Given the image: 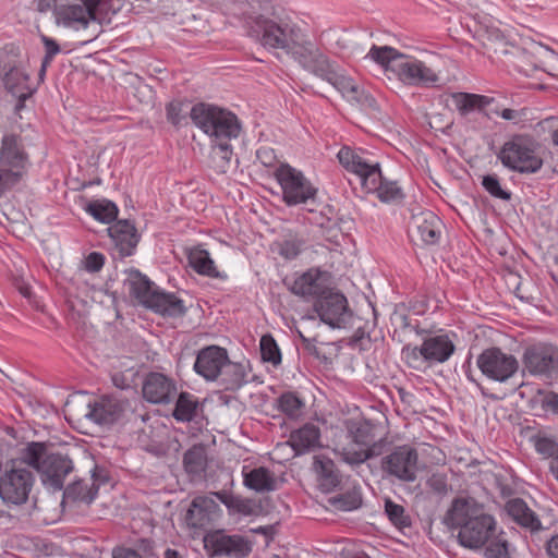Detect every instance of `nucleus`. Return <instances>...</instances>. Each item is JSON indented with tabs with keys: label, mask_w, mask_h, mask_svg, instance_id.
I'll return each mask as SVG.
<instances>
[{
	"label": "nucleus",
	"mask_w": 558,
	"mask_h": 558,
	"mask_svg": "<svg viewBox=\"0 0 558 558\" xmlns=\"http://www.w3.org/2000/svg\"><path fill=\"white\" fill-rule=\"evenodd\" d=\"M444 524L457 530L458 543L472 550L484 549L485 558H510L509 543L498 530L495 518L471 497L454 498L446 511Z\"/></svg>",
	"instance_id": "f257e3e1"
},
{
	"label": "nucleus",
	"mask_w": 558,
	"mask_h": 558,
	"mask_svg": "<svg viewBox=\"0 0 558 558\" xmlns=\"http://www.w3.org/2000/svg\"><path fill=\"white\" fill-rule=\"evenodd\" d=\"M380 65L385 72L392 73L400 82L408 86L433 87L439 81L436 71L425 62L404 54L390 46L373 45L365 56Z\"/></svg>",
	"instance_id": "f03ea898"
},
{
	"label": "nucleus",
	"mask_w": 558,
	"mask_h": 558,
	"mask_svg": "<svg viewBox=\"0 0 558 558\" xmlns=\"http://www.w3.org/2000/svg\"><path fill=\"white\" fill-rule=\"evenodd\" d=\"M337 158L347 171L359 177L362 187L367 193H375L381 202H399L404 198V193L398 183L383 175L378 162L369 161L349 146L341 147Z\"/></svg>",
	"instance_id": "7ed1b4c3"
},
{
	"label": "nucleus",
	"mask_w": 558,
	"mask_h": 558,
	"mask_svg": "<svg viewBox=\"0 0 558 558\" xmlns=\"http://www.w3.org/2000/svg\"><path fill=\"white\" fill-rule=\"evenodd\" d=\"M123 287L129 295L144 308L155 314H184L186 307L175 293L168 292L136 268L124 271Z\"/></svg>",
	"instance_id": "20e7f679"
},
{
	"label": "nucleus",
	"mask_w": 558,
	"mask_h": 558,
	"mask_svg": "<svg viewBox=\"0 0 558 558\" xmlns=\"http://www.w3.org/2000/svg\"><path fill=\"white\" fill-rule=\"evenodd\" d=\"M22 125L7 131L0 142V198L19 184L32 165L26 150L27 137L23 136Z\"/></svg>",
	"instance_id": "39448f33"
},
{
	"label": "nucleus",
	"mask_w": 558,
	"mask_h": 558,
	"mask_svg": "<svg viewBox=\"0 0 558 558\" xmlns=\"http://www.w3.org/2000/svg\"><path fill=\"white\" fill-rule=\"evenodd\" d=\"M193 124L211 142L234 140L240 136L242 124L231 110L207 102H197L190 110Z\"/></svg>",
	"instance_id": "423d86ee"
},
{
	"label": "nucleus",
	"mask_w": 558,
	"mask_h": 558,
	"mask_svg": "<svg viewBox=\"0 0 558 558\" xmlns=\"http://www.w3.org/2000/svg\"><path fill=\"white\" fill-rule=\"evenodd\" d=\"M21 460L34 468L43 484L53 490L63 488L64 480L73 471L72 460L60 453L48 452L43 442H31L23 449Z\"/></svg>",
	"instance_id": "0eeeda50"
},
{
	"label": "nucleus",
	"mask_w": 558,
	"mask_h": 558,
	"mask_svg": "<svg viewBox=\"0 0 558 558\" xmlns=\"http://www.w3.org/2000/svg\"><path fill=\"white\" fill-rule=\"evenodd\" d=\"M498 159L507 169L522 174L536 173L543 167L538 144L532 136L525 134L513 135L505 142Z\"/></svg>",
	"instance_id": "6e6552de"
},
{
	"label": "nucleus",
	"mask_w": 558,
	"mask_h": 558,
	"mask_svg": "<svg viewBox=\"0 0 558 558\" xmlns=\"http://www.w3.org/2000/svg\"><path fill=\"white\" fill-rule=\"evenodd\" d=\"M274 178L281 189L282 201L287 206L313 203L317 197L318 187L301 170L287 162L275 169Z\"/></svg>",
	"instance_id": "1a4fd4ad"
},
{
	"label": "nucleus",
	"mask_w": 558,
	"mask_h": 558,
	"mask_svg": "<svg viewBox=\"0 0 558 558\" xmlns=\"http://www.w3.org/2000/svg\"><path fill=\"white\" fill-rule=\"evenodd\" d=\"M251 35L267 49H281L287 51L302 33V28L287 21L276 22L258 15L246 22Z\"/></svg>",
	"instance_id": "9d476101"
},
{
	"label": "nucleus",
	"mask_w": 558,
	"mask_h": 558,
	"mask_svg": "<svg viewBox=\"0 0 558 558\" xmlns=\"http://www.w3.org/2000/svg\"><path fill=\"white\" fill-rule=\"evenodd\" d=\"M380 470L386 478L412 483L417 478L418 452L410 445L397 446L381 458Z\"/></svg>",
	"instance_id": "9b49d317"
},
{
	"label": "nucleus",
	"mask_w": 558,
	"mask_h": 558,
	"mask_svg": "<svg viewBox=\"0 0 558 558\" xmlns=\"http://www.w3.org/2000/svg\"><path fill=\"white\" fill-rule=\"evenodd\" d=\"M476 365L483 375L499 383L507 381L519 369V362L515 356L497 347L485 349L477 356Z\"/></svg>",
	"instance_id": "f8f14e48"
},
{
	"label": "nucleus",
	"mask_w": 558,
	"mask_h": 558,
	"mask_svg": "<svg viewBox=\"0 0 558 558\" xmlns=\"http://www.w3.org/2000/svg\"><path fill=\"white\" fill-rule=\"evenodd\" d=\"M210 557L246 558L253 550V543L240 534L215 531L204 538Z\"/></svg>",
	"instance_id": "ddd939ff"
},
{
	"label": "nucleus",
	"mask_w": 558,
	"mask_h": 558,
	"mask_svg": "<svg viewBox=\"0 0 558 558\" xmlns=\"http://www.w3.org/2000/svg\"><path fill=\"white\" fill-rule=\"evenodd\" d=\"M329 283V272L316 267H312L302 274H295L292 279H284V284L293 294L313 302L314 305Z\"/></svg>",
	"instance_id": "4468645a"
},
{
	"label": "nucleus",
	"mask_w": 558,
	"mask_h": 558,
	"mask_svg": "<svg viewBox=\"0 0 558 558\" xmlns=\"http://www.w3.org/2000/svg\"><path fill=\"white\" fill-rule=\"evenodd\" d=\"M33 474L26 469H11L0 477V498L8 506L27 501L33 486Z\"/></svg>",
	"instance_id": "2eb2a0df"
},
{
	"label": "nucleus",
	"mask_w": 558,
	"mask_h": 558,
	"mask_svg": "<svg viewBox=\"0 0 558 558\" xmlns=\"http://www.w3.org/2000/svg\"><path fill=\"white\" fill-rule=\"evenodd\" d=\"M286 52L290 54L303 69L313 73L317 77H319L331 62L326 54H324L306 38V35L303 32Z\"/></svg>",
	"instance_id": "dca6fc26"
},
{
	"label": "nucleus",
	"mask_w": 558,
	"mask_h": 558,
	"mask_svg": "<svg viewBox=\"0 0 558 558\" xmlns=\"http://www.w3.org/2000/svg\"><path fill=\"white\" fill-rule=\"evenodd\" d=\"M523 364L536 376H549L558 372V348L548 343H536L525 349Z\"/></svg>",
	"instance_id": "f3484780"
},
{
	"label": "nucleus",
	"mask_w": 558,
	"mask_h": 558,
	"mask_svg": "<svg viewBox=\"0 0 558 558\" xmlns=\"http://www.w3.org/2000/svg\"><path fill=\"white\" fill-rule=\"evenodd\" d=\"M228 352L218 345L203 348L196 356L194 371L206 380H216L228 362Z\"/></svg>",
	"instance_id": "a211bd4d"
},
{
	"label": "nucleus",
	"mask_w": 558,
	"mask_h": 558,
	"mask_svg": "<svg viewBox=\"0 0 558 558\" xmlns=\"http://www.w3.org/2000/svg\"><path fill=\"white\" fill-rule=\"evenodd\" d=\"M142 390L150 403H169L177 395V385L165 374L151 372L145 377Z\"/></svg>",
	"instance_id": "6ab92c4d"
},
{
	"label": "nucleus",
	"mask_w": 558,
	"mask_h": 558,
	"mask_svg": "<svg viewBox=\"0 0 558 558\" xmlns=\"http://www.w3.org/2000/svg\"><path fill=\"white\" fill-rule=\"evenodd\" d=\"M126 408V402L112 396H104L88 404L85 416L99 425H111L119 421Z\"/></svg>",
	"instance_id": "aec40b11"
},
{
	"label": "nucleus",
	"mask_w": 558,
	"mask_h": 558,
	"mask_svg": "<svg viewBox=\"0 0 558 558\" xmlns=\"http://www.w3.org/2000/svg\"><path fill=\"white\" fill-rule=\"evenodd\" d=\"M442 222L439 217L430 210H423L412 216L410 232L416 235L423 244L434 245L438 243L441 235Z\"/></svg>",
	"instance_id": "412c9836"
},
{
	"label": "nucleus",
	"mask_w": 558,
	"mask_h": 558,
	"mask_svg": "<svg viewBox=\"0 0 558 558\" xmlns=\"http://www.w3.org/2000/svg\"><path fill=\"white\" fill-rule=\"evenodd\" d=\"M108 232L121 258L132 256L135 253L141 235L133 222L118 220L108 228Z\"/></svg>",
	"instance_id": "4be33fe9"
},
{
	"label": "nucleus",
	"mask_w": 558,
	"mask_h": 558,
	"mask_svg": "<svg viewBox=\"0 0 558 558\" xmlns=\"http://www.w3.org/2000/svg\"><path fill=\"white\" fill-rule=\"evenodd\" d=\"M107 475L97 466L92 472V482L75 481L70 484L63 492V498L72 502L90 504L97 496L99 485L106 483Z\"/></svg>",
	"instance_id": "5701e85b"
},
{
	"label": "nucleus",
	"mask_w": 558,
	"mask_h": 558,
	"mask_svg": "<svg viewBox=\"0 0 558 558\" xmlns=\"http://www.w3.org/2000/svg\"><path fill=\"white\" fill-rule=\"evenodd\" d=\"M219 509L210 496H196L186 511L185 522L192 529H205L213 521V515Z\"/></svg>",
	"instance_id": "b1692460"
},
{
	"label": "nucleus",
	"mask_w": 558,
	"mask_h": 558,
	"mask_svg": "<svg viewBox=\"0 0 558 558\" xmlns=\"http://www.w3.org/2000/svg\"><path fill=\"white\" fill-rule=\"evenodd\" d=\"M189 266L199 276L218 279L221 281L228 280L229 276L226 271L218 270L215 260L210 254L202 245L192 246L186 253Z\"/></svg>",
	"instance_id": "393cba45"
},
{
	"label": "nucleus",
	"mask_w": 558,
	"mask_h": 558,
	"mask_svg": "<svg viewBox=\"0 0 558 558\" xmlns=\"http://www.w3.org/2000/svg\"><path fill=\"white\" fill-rule=\"evenodd\" d=\"M352 318H357L361 322V316H301V329L298 328V332L306 345L310 342L317 341L319 337V332L314 333L313 336H305L304 331H308L312 326H317L322 328L324 326H328L330 329H342L347 328V325L350 323ZM351 325H356V322H351Z\"/></svg>",
	"instance_id": "a878e982"
},
{
	"label": "nucleus",
	"mask_w": 558,
	"mask_h": 558,
	"mask_svg": "<svg viewBox=\"0 0 558 558\" xmlns=\"http://www.w3.org/2000/svg\"><path fill=\"white\" fill-rule=\"evenodd\" d=\"M506 513L520 526L537 532L543 529L537 514L522 498H512L505 504Z\"/></svg>",
	"instance_id": "bb28decb"
},
{
	"label": "nucleus",
	"mask_w": 558,
	"mask_h": 558,
	"mask_svg": "<svg viewBox=\"0 0 558 558\" xmlns=\"http://www.w3.org/2000/svg\"><path fill=\"white\" fill-rule=\"evenodd\" d=\"M454 350L456 345L448 335L430 336L423 341L425 361L429 364L448 361Z\"/></svg>",
	"instance_id": "cd10ccee"
},
{
	"label": "nucleus",
	"mask_w": 558,
	"mask_h": 558,
	"mask_svg": "<svg viewBox=\"0 0 558 558\" xmlns=\"http://www.w3.org/2000/svg\"><path fill=\"white\" fill-rule=\"evenodd\" d=\"M319 78L332 85L347 99L359 100V86L351 77L341 73L333 62L329 63L325 71L319 75Z\"/></svg>",
	"instance_id": "c85d7f7f"
},
{
	"label": "nucleus",
	"mask_w": 558,
	"mask_h": 558,
	"mask_svg": "<svg viewBox=\"0 0 558 558\" xmlns=\"http://www.w3.org/2000/svg\"><path fill=\"white\" fill-rule=\"evenodd\" d=\"M314 310L317 314H351L347 296L338 289L329 287V284L317 299Z\"/></svg>",
	"instance_id": "c756f323"
},
{
	"label": "nucleus",
	"mask_w": 558,
	"mask_h": 558,
	"mask_svg": "<svg viewBox=\"0 0 558 558\" xmlns=\"http://www.w3.org/2000/svg\"><path fill=\"white\" fill-rule=\"evenodd\" d=\"M319 428L311 423L293 430L289 437V444L296 454L304 453L316 448L319 444Z\"/></svg>",
	"instance_id": "7c9ffc66"
},
{
	"label": "nucleus",
	"mask_w": 558,
	"mask_h": 558,
	"mask_svg": "<svg viewBox=\"0 0 558 558\" xmlns=\"http://www.w3.org/2000/svg\"><path fill=\"white\" fill-rule=\"evenodd\" d=\"M387 445L386 439L373 440L371 445L365 448L354 449L351 446L343 447L340 454L342 460L350 465H359L366 460L378 457L384 453Z\"/></svg>",
	"instance_id": "2f4dec72"
},
{
	"label": "nucleus",
	"mask_w": 558,
	"mask_h": 558,
	"mask_svg": "<svg viewBox=\"0 0 558 558\" xmlns=\"http://www.w3.org/2000/svg\"><path fill=\"white\" fill-rule=\"evenodd\" d=\"M0 76L5 90L11 95L20 93H23L22 95H33L36 92V88L29 84L27 68L2 72Z\"/></svg>",
	"instance_id": "473e14b6"
},
{
	"label": "nucleus",
	"mask_w": 558,
	"mask_h": 558,
	"mask_svg": "<svg viewBox=\"0 0 558 558\" xmlns=\"http://www.w3.org/2000/svg\"><path fill=\"white\" fill-rule=\"evenodd\" d=\"M28 56L16 43L5 44L0 49V73L27 68Z\"/></svg>",
	"instance_id": "72a5a7b5"
},
{
	"label": "nucleus",
	"mask_w": 558,
	"mask_h": 558,
	"mask_svg": "<svg viewBox=\"0 0 558 558\" xmlns=\"http://www.w3.org/2000/svg\"><path fill=\"white\" fill-rule=\"evenodd\" d=\"M451 100L461 116H468L475 110H482L492 102V98L470 93H452Z\"/></svg>",
	"instance_id": "f704fd0d"
},
{
	"label": "nucleus",
	"mask_w": 558,
	"mask_h": 558,
	"mask_svg": "<svg viewBox=\"0 0 558 558\" xmlns=\"http://www.w3.org/2000/svg\"><path fill=\"white\" fill-rule=\"evenodd\" d=\"M221 384L227 390H236L247 383V365L228 359L220 374Z\"/></svg>",
	"instance_id": "c9c22d12"
},
{
	"label": "nucleus",
	"mask_w": 558,
	"mask_h": 558,
	"mask_svg": "<svg viewBox=\"0 0 558 558\" xmlns=\"http://www.w3.org/2000/svg\"><path fill=\"white\" fill-rule=\"evenodd\" d=\"M244 485L258 493L275 489L276 481L270 471L264 466L255 468L250 472H243Z\"/></svg>",
	"instance_id": "e433bc0d"
},
{
	"label": "nucleus",
	"mask_w": 558,
	"mask_h": 558,
	"mask_svg": "<svg viewBox=\"0 0 558 558\" xmlns=\"http://www.w3.org/2000/svg\"><path fill=\"white\" fill-rule=\"evenodd\" d=\"M348 434L351 441L359 448H365L374 440V426L363 420H351L347 424Z\"/></svg>",
	"instance_id": "4c0bfd02"
},
{
	"label": "nucleus",
	"mask_w": 558,
	"mask_h": 558,
	"mask_svg": "<svg viewBox=\"0 0 558 558\" xmlns=\"http://www.w3.org/2000/svg\"><path fill=\"white\" fill-rule=\"evenodd\" d=\"M314 468L319 476L320 485L327 490H330L339 485L340 477L336 471V466L332 460L326 457H316L314 461Z\"/></svg>",
	"instance_id": "58836bf2"
},
{
	"label": "nucleus",
	"mask_w": 558,
	"mask_h": 558,
	"mask_svg": "<svg viewBox=\"0 0 558 558\" xmlns=\"http://www.w3.org/2000/svg\"><path fill=\"white\" fill-rule=\"evenodd\" d=\"M85 211L99 222L111 223L116 220L119 209L111 201L97 199L88 203Z\"/></svg>",
	"instance_id": "ea45409f"
},
{
	"label": "nucleus",
	"mask_w": 558,
	"mask_h": 558,
	"mask_svg": "<svg viewBox=\"0 0 558 558\" xmlns=\"http://www.w3.org/2000/svg\"><path fill=\"white\" fill-rule=\"evenodd\" d=\"M183 465L185 471L193 476L201 475L207 466V456L205 447L195 445L190 448L183 457Z\"/></svg>",
	"instance_id": "a19ab883"
},
{
	"label": "nucleus",
	"mask_w": 558,
	"mask_h": 558,
	"mask_svg": "<svg viewBox=\"0 0 558 558\" xmlns=\"http://www.w3.org/2000/svg\"><path fill=\"white\" fill-rule=\"evenodd\" d=\"M231 140L211 142V160L217 172L226 173L229 169L230 161L233 155Z\"/></svg>",
	"instance_id": "79ce46f5"
},
{
	"label": "nucleus",
	"mask_w": 558,
	"mask_h": 558,
	"mask_svg": "<svg viewBox=\"0 0 558 558\" xmlns=\"http://www.w3.org/2000/svg\"><path fill=\"white\" fill-rule=\"evenodd\" d=\"M198 402L190 392H181L175 402L173 417L180 422H190L194 418Z\"/></svg>",
	"instance_id": "37998d69"
},
{
	"label": "nucleus",
	"mask_w": 558,
	"mask_h": 558,
	"mask_svg": "<svg viewBox=\"0 0 558 558\" xmlns=\"http://www.w3.org/2000/svg\"><path fill=\"white\" fill-rule=\"evenodd\" d=\"M329 504L340 511H352L361 507L362 495L359 489L353 488L343 494L329 498Z\"/></svg>",
	"instance_id": "c03bdc74"
},
{
	"label": "nucleus",
	"mask_w": 558,
	"mask_h": 558,
	"mask_svg": "<svg viewBox=\"0 0 558 558\" xmlns=\"http://www.w3.org/2000/svg\"><path fill=\"white\" fill-rule=\"evenodd\" d=\"M305 247V241L302 238L291 235L276 242L277 253L286 260L296 258Z\"/></svg>",
	"instance_id": "a18cd8bd"
},
{
	"label": "nucleus",
	"mask_w": 558,
	"mask_h": 558,
	"mask_svg": "<svg viewBox=\"0 0 558 558\" xmlns=\"http://www.w3.org/2000/svg\"><path fill=\"white\" fill-rule=\"evenodd\" d=\"M304 405L303 400L294 392H284L278 399L279 410L291 418L299 417Z\"/></svg>",
	"instance_id": "49530a36"
},
{
	"label": "nucleus",
	"mask_w": 558,
	"mask_h": 558,
	"mask_svg": "<svg viewBox=\"0 0 558 558\" xmlns=\"http://www.w3.org/2000/svg\"><path fill=\"white\" fill-rule=\"evenodd\" d=\"M385 512L390 522L398 529L402 530L411 525V519L405 514L404 508L390 499L385 502Z\"/></svg>",
	"instance_id": "de8ad7c7"
},
{
	"label": "nucleus",
	"mask_w": 558,
	"mask_h": 558,
	"mask_svg": "<svg viewBox=\"0 0 558 558\" xmlns=\"http://www.w3.org/2000/svg\"><path fill=\"white\" fill-rule=\"evenodd\" d=\"M260 355L264 362L277 366L281 363L280 350L271 335H264L260 338Z\"/></svg>",
	"instance_id": "09e8293b"
},
{
	"label": "nucleus",
	"mask_w": 558,
	"mask_h": 558,
	"mask_svg": "<svg viewBox=\"0 0 558 558\" xmlns=\"http://www.w3.org/2000/svg\"><path fill=\"white\" fill-rule=\"evenodd\" d=\"M186 102L174 99L166 105V118L169 123L175 128H180L185 121L187 112L185 110Z\"/></svg>",
	"instance_id": "8fccbe9b"
},
{
	"label": "nucleus",
	"mask_w": 558,
	"mask_h": 558,
	"mask_svg": "<svg viewBox=\"0 0 558 558\" xmlns=\"http://www.w3.org/2000/svg\"><path fill=\"white\" fill-rule=\"evenodd\" d=\"M215 496L218 497L220 501L223 502L230 510L244 515H251L253 513L252 502L247 499L235 496H228L222 493H216Z\"/></svg>",
	"instance_id": "3c124183"
},
{
	"label": "nucleus",
	"mask_w": 558,
	"mask_h": 558,
	"mask_svg": "<svg viewBox=\"0 0 558 558\" xmlns=\"http://www.w3.org/2000/svg\"><path fill=\"white\" fill-rule=\"evenodd\" d=\"M482 185L485 191L493 197L502 201H509L511 198V193L501 187L499 179L496 174H487L483 177Z\"/></svg>",
	"instance_id": "603ef678"
},
{
	"label": "nucleus",
	"mask_w": 558,
	"mask_h": 558,
	"mask_svg": "<svg viewBox=\"0 0 558 558\" xmlns=\"http://www.w3.org/2000/svg\"><path fill=\"white\" fill-rule=\"evenodd\" d=\"M402 359L408 366L420 369L425 361V353L423 352V343L420 347L405 345L402 349Z\"/></svg>",
	"instance_id": "864d4df0"
},
{
	"label": "nucleus",
	"mask_w": 558,
	"mask_h": 558,
	"mask_svg": "<svg viewBox=\"0 0 558 558\" xmlns=\"http://www.w3.org/2000/svg\"><path fill=\"white\" fill-rule=\"evenodd\" d=\"M534 446L537 452L546 457L558 454V444L548 437H535Z\"/></svg>",
	"instance_id": "5fc2aeb1"
},
{
	"label": "nucleus",
	"mask_w": 558,
	"mask_h": 558,
	"mask_svg": "<svg viewBox=\"0 0 558 558\" xmlns=\"http://www.w3.org/2000/svg\"><path fill=\"white\" fill-rule=\"evenodd\" d=\"M106 257L100 252H90L83 260V267L87 272L94 274L102 269Z\"/></svg>",
	"instance_id": "6e6d98bb"
},
{
	"label": "nucleus",
	"mask_w": 558,
	"mask_h": 558,
	"mask_svg": "<svg viewBox=\"0 0 558 558\" xmlns=\"http://www.w3.org/2000/svg\"><path fill=\"white\" fill-rule=\"evenodd\" d=\"M427 486L438 495H446L449 490V485L447 482V476L440 473H434L427 480Z\"/></svg>",
	"instance_id": "4d7b16f0"
},
{
	"label": "nucleus",
	"mask_w": 558,
	"mask_h": 558,
	"mask_svg": "<svg viewBox=\"0 0 558 558\" xmlns=\"http://www.w3.org/2000/svg\"><path fill=\"white\" fill-rule=\"evenodd\" d=\"M41 41L45 46V56L43 59L46 60V63H51L53 58L60 52V46L54 39L45 35L41 36Z\"/></svg>",
	"instance_id": "13d9d810"
},
{
	"label": "nucleus",
	"mask_w": 558,
	"mask_h": 558,
	"mask_svg": "<svg viewBox=\"0 0 558 558\" xmlns=\"http://www.w3.org/2000/svg\"><path fill=\"white\" fill-rule=\"evenodd\" d=\"M257 160L265 167H272L276 162L275 150L270 147H260L256 151Z\"/></svg>",
	"instance_id": "bf43d9fd"
},
{
	"label": "nucleus",
	"mask_w": 558,
	"mask_h": 558,
	"mask_svg": "<svg viewBox=\"0 0 558 558\" xmlns=\"http://www.w3.org/2000/svg\"><path fill=\"white\" fill-rule=\"evenodd\" d=\"M112 558H143L141 554L132 548L116 547L112 550Z\"/></svg>",
	"instance_id": "052dcab7"
},
{
	"label": "nucleus",
	"mask_w": 558,
	"mask_h": 558,
	"mask_svg": "<svg viewBox=\"0 0 558 558\" xmlns=\"http://www.w3.org/2000/svg\"><path fill=\"white\" fill-rule=\"evenodd\" d=\"M499 117H501L505 120L512 121L514 123H518L522 120V113H520L517 110L513 109H502L500 112H497Z\"/></svg>",
	"instance_id": "680f3d73"
},
{
	"label": "nucleus",
	"mask_w": 558,
	"mask_h": 558,
	"mask_svg": "<svg viewBox=\"0 0 558 558\" xmlns=\"http://www.w3.org/2000/svg\"><path fill=\"white\" fill-rule=\"evenodd\" d=\"M545 548L549 558H558V534L546 542Z\"/></svg>",
	"instance_id": "e2e57ef3"
},
{
	"label": "nucleus",
	"mask_w": 558,
	"mask_h": 558,
	"mask_svg": "<svg viewBox=\"0 0 558 558\" xmlns=\"http://www.w3.org/2000/svg\"><path fill=\"white\" fill-rule=\"evenodd\" d=\"M543 405L558 413V395L555 392L547 393L543 400Z\"/></svg>",
	"instance_id": "0e129e2a"
},
{
	"label": "nucleus",
	"mask_w": 558,
	"mask_h": 558,
	"mask_svg": "<svg viewBox=\"0 0 558 558\" xmlns=\"http://www.w3.org/2000/svg\"><path fill=\"white\" fill-rule=\"evenodd\" d=\"M23 93H20V94H13L12 96L16 97L17 98V102L15 105V112L19 113L24 107H25V101L26 99H28L32 95H22Z\"/></svg>",
	"instance_id": "69168bd1"
},
{
	"label": "nucleus",
	"mask_w": 558,
	"mask_h": 558,
	"mask_svg": "<svg viewBox=\"0 0 558 558\" xmlns=\"http://www.w3.org/2000/svg\"><path fill=\"white\" fill-rule=\"evenodd\" d=\"M138 550L143 551L146 555H151L153 553V542L149 539H141L138 542Z\"/></svg>",
	"instance_id": "338daca9"
},
{
	"label": "nucleus",
	"mask_w": 558,
	"mask_h": 558,
	"mask_svg": "<svg viewBox=\"0 0 558 558\" xmlns=\"http://www.w3.org/2000/svg\"><path fill=\"white\" fill-rule=\"evenodd\" d=\"M365 336H368V331L365 330L364 326L357 325L353 336L354 341H361Z\"/></svg>",
	"instance_id": "774afa93"
}]
</instances>
